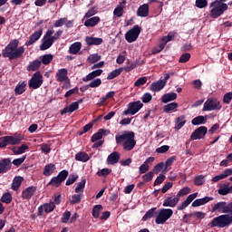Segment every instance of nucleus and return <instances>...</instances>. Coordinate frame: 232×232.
I'll list each match as a JSON object with an SVG mask.
<instances>
[{"instance_id":"nucleus-14","label":"nucleus","mask_w":232,"mask_h":232,"mask_svg":"<svg viewBox=\"0 0 232 232\" xmlns=\"http://www.w3.org/2000/svg\"><path fill=\"white\" fill-rule=\"evenodd\" d=\"M180 198L179 196H168L163 201V208H177Z\"/></svg>"},{"instance_id":"nucleus-63","label":"nucleus","mask_w":232,"mask_h":232,"mask_svg":"<svg viewBox=\"0 0 232 232\" xmlns=\"http://www.w3.org/2000/svg\"><path fill=\"white\" fill-rule=\"evenodd\" d=\"M197 8H206L208 6V0H196Z\"/></svg>"},{"instance_id":"nucleus-1","label":"nucleus","mask_w":232,"mask_h":232,"mask_svg":"<svg viewBox=\"0 0 232 232\" xmlns=\"http://www.w3.org/2000/svg\"><path fill=\"white\" fill-rule=\"evenodd\" d=\"M24 46H19V40H12L6 47L2 51L3 57L9 58V61L19 59L24 53Z\"/></svg>"},{"instance_id":"nucleus-9","label":"nucleus","mask_w":232,"mask_h":232,"mask_svg":"<svg viewBox=\"0 0 232 232\" xmlns=\"http://www.w3.org/2000/svg\"><path fill=\"white\" fill-rule=\"evenodd\" d=\"M144 104L140 101L131 102L127 105V110L123 111V115H135L142 110Z\"/></svg>"},{"instance_id":"nucleus-3","label":"nucleus","mask_w":232,"mask_h":232,"mask_svg":"<svg viewBox=\"0 0 232 232\" xmlns=\"http://www.w3.org/2000/svg\"><path fill=\"white\" fill-rule=\"evenodd\" d=\"M61 35H63L62 30H58L54 34L53 30H47L44 36V41L40 45V50H48V48H50Z\"/></svg>"},{"instance_id":"nucleus-22","label":"nucleus","mask_w":232,"mask_h":232,"mask_svg":"<svg viewBox=\"0 0 232 232\" xmlns=\"http://www.w3.org/2000/svg\"><path fill=\"white\" fill-rule=\"evenodd\" d=\"M155 161V158L154 157H150L148 158L142 165H140V175L146 173V171H150V164H153V162Z\"/></svg>"},{"instance_id":"nucleus-62","label":"nucleus","mask_w":232,"mask_h":232,"mask_svg":"<svg viewBox=\"0 0 232 232\" xmlns=\"http://www.w3.org/2000/svg\"><path fill=\"white\" fill-rule=\"evenodd\" d=\"M88 61L89 63H97V61H101V55L97 54V53H94V54H91L89 57H88Z\"/></svg>"},{"instance_id":"nucleus-46","label":"nucleus","mask_w":232,"mask_h":232,"mask_svg":"<svg viewBox=\"0 0 232 232\" xmlns=\"http://www.w3.org/2000/svg\"><path fill=\"white\" fill-rule=\"evenodd\" d=\"M86 187V179H81L75 188V193H84V188Z\"/></svg>"},{"instance_id":"nucleus-31","label":"nucleus","mask_w":232,"mask_h":232,"mask_svg":"<svg viewBox=\"0 0 232 232\" xmlns=\"http://www.w3.org/2000/svg\"><path fill=\"white\" fill-rule=\"evenodd\" d=\"M101 75H102V70L98 69L96 71L90 72L86 77L82 78V82H88L89 81H92L95 79V77H99Z\"/></svg>"},{"instance_id":"nucleus-27","label":"nucleus","mask_w":232,"mask_h":232,"mask_svg":"<svg viewBox=\"0 0 232 232\" xmlns=\"http://www.w3.org/2000/svg\"><path fill=\"white\" fill-rule=\"evenodd\" d=\"M121 160V153L114 151L111 154H110L107 158V164H117L119 160Z\"/></svg>"},{"instance_id":"nucleus-44","label":"nucleus","mask_w":232,"mask_h":232,"mask_svg":"<svg viewBox=\"0 0 232 232\" xmlns=\"http://www.w3.org/2000/svg\"><path fill=\"white\" fill-rule=\"evenodd\" d=\"M55 171V165L53 163L48 164L44 167V175L50 177Z\"/></svg>"},{"instance_id":"nucleus-2","label":"nucleus","mask_w":232,"mask_h":232,"mask_svg":"<svg viewBox=\"0 0 232 232\" xmlns=\"http://www.w3.org/2000/svg\"><path fill=\"white\" fill-rule=\"evenodd\" d=\"M115 139L117 144H122L125 151H131V150L137 146L135 133L133 131H125L122 134H118Z\"/></svg>"},{"instance_id":"nucleus-56","label":"nucleus","mask_w":232,"mask_h":232,"mask_svg":"<svg viewBox=\"0 0 232 232\" xmlns=\"http://www.w3.org/2000/svg\"><path fill=\"white\" fill-rule=\"evenodd\" d=\"M157 210V208H150L144 216L143 220H149V218H153V215H155V211Z\"/></svg>"},{"instance_id":"nucleus-32","label":"nucleus","mask_w":232,"mask_h":232,"mask_svg":"<svg viewBox=\"0 0 232 232\" xmlns=\"http://www.w3.org/2000/svg\"><path fill=\"white\" fill-rule=\"evenodd\" d=\"M176 100H177V93L176 92L165 93L161 97V102H163L164 104H168V102H171L172 101H176Z\"/></svg>"},{"instance_id":"nucleus-21","label":"nucleus","mask_w":232,"mask_h":232,"mask_svg":"<svg viewBox=\"0 0 232 232\" xmlns=\"http://www.w3.org/2000/svg\"><path fill=\"white\" fill-rule=\"evenodd\" d=\"M41 35H43V29H39L38 31L34 32L29 38V41L25 43V46H32L34 43L39 41L41 39Z\"/></svg>"},{"instance_id":"nucleus-38","label":"nucleus","mask_w":232,"mask_h":232,"mask_svg":"<svg viewBox=\"0 0 232 232\" xmlns=\"http://www.w3.org/2000/svg\"><path fill=\"white\" fill-rule=\"evenodd\" d=\"M82 46V45L81 44V42H76V43L72 44L69 48L70 53H72V55H77V53H79V52H81Z\"/></svg>"},{"instance_id":"nucleus-37","label":"nucleus","mask_w":232,"mask_h":232,"mask_svg":"<svg viewBox=\"0 0 232 232\" xmlns=\"http://www.w3.org/2000/svg\"><path fill=\"white\" fill-rule=\"evenodd\" d=\"M26 92V82H20L14 89L15 95H23Z\"/></svg>"},{"instance_id":"nucleus-61","label":"nucleus","mask_w":232,"mask_h":232,"mask_svg":"<svg viewBox=\"0 0 232 232\" xmlns=\"http://www.w3.org/2000/svg\"><path fill=\"white\" fill-rule=\"evenodd\" d=\"M111 173V169H102L97 172L98 177H107Z\"/></svg>"},{"instance_id":"nucleus-50","label":"nucleus","mask_w":232,"mask_h":232,"mask_svg":"<svg viewBox=\"0 0 232 232\" xmlns=\"http://www.w3.org/2000/svg\"><path fill=\"white\" fill-rule=\"evenodd\" d=\"M98 9L97 7H92L91 9L88 10V12L84 14V19H90V17H93L97 14Z\"/></svg>"},{"instance_id":"nucleus-30","label":"nucleus","mask_w":232,"mask_h":232,"mask_svg":"<svg viewBox=\"0 0 232 232\" xmlns=\"http://www.w3.org/2000/svg\"><path fill=\"white\" fill-rule=\"evenodd\" d=\"M103 135H110V130L100 129L99 131L92 137V142H97V140H101Z\"/></svg>"},{"instance_id":"nucleus-55","label":"nucleus","mask_w":232,"mask_h":232,"mask_svg":"<svg viewBox=\"0 0 232 232\" xmlns=\"http://www.w3.org/2000/svg\"><path fill=\"white\" fill-rule=\"evenodd\" d=\"M101 84H102V81L101 80V78H97L95 80H92L89 86L90 88H99V86H101Z\"/></svg>"},{"instance_id":"nucleus-4","label":"nucleus","mask_w":232,"mask_h":232,"mask_svg":"<svg viewBox=\"0 0 232 232\" xmlns=\"http://www.w3.org/2000/svg\"><path fill=\"white\" fill-rule=\"evenodd\" d=\"M210 17L218 19L227 10V4H224L222 0H216L210 4Z\"/></svg>"},{"instance_id":"nucleus-60","label":"nucleus","mask_w":232,"mask_h":232,"mask_svg":"<svg viewBox=\"0 0 232 232\" xmlns=\"http://www.w3.org/2000/svg\"><path fill=\"white\" fill-rule=\"evenodd\" d=\"M62 179L60 177H54L51 179V181L49 182V184H52V186H56V187H59L61 186V183H62Z\"/></svg>"},{"instance_id":"nucleus-13","label":"nucleus","mask_w":232,"mask_h":232,"mask_svg":"<svg viewBox=\"0 0 232 232\" xmlns=\"http://www.w3.org/2000/svg\"><path fill=\"white\" fill-rule=\"evenodd\" d=\"M206 133H208V128L201 126L192 132L190 135V140H200V139H204V137H206Z\"/></svg>"},{"instance_id":"nucleus-51","label":"nucleus","mask_w":232,"mask_h":232,"mask_svg":"<svg viewBox=\"0 0 232 232\" xmlns=\"http://www.w3.org/2000/svg\"><path fill=\"white\" fill-rule=\"evenodd\" d=\"M102 209V205H96L92 209V217H94V218H99V215H101Z\"/></svg>"},{"instance_id":"nucleus-7","label":"nucleus","mask_w":232,"mask_h":232,"mask_svg":"<svg viewBox=\"0 0 232 232\" xmlns=\"http://www.w3.org/2000/svg\"><path fill=\"white\" fill-rule=\"evenodd\" d=\"M173 217V209L171 208H161L158 211L155 222L156 224H166L168 219Z\"/></svg>"},{"instance_id":"nucleus-54","label":"nucleus","mask_w":232,"mask_h":232,"mask_svg":"<svg viewBox=\"0 0 232 232\" xmlns=\"http://www.w3.org/2000/svg\"><path fill=\"white\" fill-rule=\"evenodd\" d=\"M151 99H153V96L150 92L144 93L141 97V101L145 104H148V102H151Z\"/></svg>"},{"instance_id":"nucleus-26","label":"nucleus","mask_w":232,"mask_h":232,"mask_svg":"<svg viewBox=\"0 0 232 232\" xmlns=\"http://www.w3.org/2000/svg\"><path fill=\"white\" fill-rule=\"evenodd\" d=\"M148 14H150V5L148 4L140 5L137 10V15L139 17H148Z\"/></svg>"},{"instance_id":"nucleus-23","label":"nucleus","mask_w":232,"mask_h":232,"mask_svg":"<svg viewBox=\"0 0 232 232\" xmlns=\"http://www.w3.org/2000/svg\"><path fill=\"white\" fill-rule=\"evenodd\" d=\"M175 122V127L174 130H182V128H184V126H186V116L185 115H180L179 117H177L174 121Z\"/></svg>"},{"instance_id":"nucleus-33","label":"nucleus","mask_w":232,"mask_h":232,"mask_svg":"<svg viewBox=\"0 0 232 232\" xmlns=\"http://www.w3.org/2000/svg\"><path fill=\"white\" fill-rule=\"evenodd\" d=\"M124 6H126V1H123L117 5L113 11V15H115V17H122V14H124Z\"/></svg>"},{"instance_id":"nucleus-6","label":"nucleus","mask_w":232,"mask_h":232,"mask_svg":"<svg viewBox=\"0 0 232 232\" xmlns=\"http://www.w3.org/2000/svg\"><path fill=\"white\" fill-rule=\"evenodd\" d=\"M212 213H229L232 215V201L227 203L226 201H220L216 203L211 209Z\"/></svg>"},{"instance_id":"nucleus-47","label":"nucleus","mask_w":232,"mask_h":232,"mask_svg":"<svg viewBox=\"0 0 232 232\" xmlns=\"http://www.w3.org/2000/svg\"><path fill=\"white\" fill-rule=\"evenodd\" d=\"M52 61H53V55L52 54H45V55L40 56V62L43 64H45V65L50 64Z\"/></svg>"},{"instance_id":"nucleus-25","label":"nucleus","mask_w":232,"mask_h":232,"mask_svg":"<svg viewBox=\"0 0 232 232\" xmlns=\"http://www.w3.org/2000/svg\"><path fill=\"white\" fill-rule=\"evenodd\" d=\"M211 200H213V198L211 197L198 198L192 202V208H199V206H204L205 204H208V202H211Z\"/></svg>"},{"instance_id":"nucleus-39","label":"nucleus","mask_w":232,"mask_h":232,"mask_svg":"<svg viewBox=\"0 0 232 232\" xmlns=\"http://www.w3.org/2000/svg\"><path fill=\"white\" fill-rule=\"evenodd\" d=\"M206 121H208V116H197L191 121V124L193 126H198L200 124H206Z\"/></svg>"},{"instance_id":"nucleus-40","label":"nucleus","mask_w":232,"mask_h":232,"mask_svg":"<svg viewBox=\"0 0 232 232\" xmlns=\"http://www.w3.org/2000/svg\"><path fill=\"white\" fill-rule=\"evenodd\" d=\"M75 160L79 162H88V160H90V156L88 153L81 151L75 155Z\"/></svg>"},{"instance_id":"nucleus-57","label":"nucleus","mask_w":232,"mask_h":232,"mask_svg":"<svg viewBox=\"0 0 232 232\" xmlns=\"http://www.w3.org/2000/svg\"><path fill=\"white\" fill-rule=\"evenodd\" d=\"M153 177H155V174L153 172H147L142 176V179L144 182H150L153 180Z\"/></svg>"},{"instance_id":"nucleus-19","label":"nucleus","mask_w":232,"mask_h":232,"mask_svg":"<svg viewBox=\"0 0 232 232\" xmlns=\"http://www.w3.org/2000/svg\"><path fill=\"white\" fill-rule=\"evenodd\" d=\"M230 175H232V169H227L223 171V173L212 178L211 182L215 184L216 182L224 180V179H227V177H229Z\"/></svg>"},{"instance_id":"nucleus-5","label":"nucleus","mask_w":232,"mask_h":232,"mask_svg":"<svg viewBox=\"0 0 232 232\" xmlns=\"http://www.w3.org/2000/svg\"><path fill=\"white\" fill-rule=\"evenodd\" d=\"M229 224H232V215L224 214L214 218L209 226L210 227H226Z\"/></svg>"},{"instance_id":"nucleus-8","label":"nucleus","mask_w":232,"mask_h":232,"mask_svg":"<svg viewBox=\"0 0 232 232\" xmlns=\"http://www.w3.org/2000/svg\"><path fill=\"white\" fill-rule=\"evenodd\" d=\"M222 109L220 102L217 98H208L203 105L202 111H215Z\"/></svg>"},{"instance_id":"nucleus-10","label":"nucleus","mask_w":232,"mask_h":232,"mask_svg":"<svg viewBox=\"0 0 232 232\" xmlns=\"http://www.w3.org/2000/svg\"><path fill=\"white\" fill-rule=\"evenodd\" d=\"M142 31V28L139 25H134L133 28L130 29L125 34V39L128 43H135L137 39H139V35H140V32Z\"/></svg>"},{"instance_id":"nucleus-49","label":"nucleus","mask_w":232,"mask_h":232,"mask_svg":"<svg viewBox=\"0 0 232 232\" xmlns=\"http://www.w3.org/2000/svg\"><path fill=\"white\" fill-rule=\"evenodd\" d=\"M148 82V77L143 76L139 78L135 82H134V86L136 88H139L140 86H144V84H146Z\"/></svg>"},{"instance_id":"nucleus-43","label":"nucleus","mask_w":232,"mask_h":232,"mask_svg":"<svg viewBox=\"0 0 232 232\" xmlns=\"http://www.w3.org/2000/svg\"><path fill=\"white\" fill-rule=\"evenodd\" d=\"M23 177H15L12 183V189H14V191H17V189H19V188L21 187V184H23Z\"/></svg>"},{"instance_id":"nucleus-17","label":"nucleus","mask_w":232,"mask_h":232,"mask_svg":"<svg viewBox=\"0 0 232 232\" xmlns=\"http://www.w3.org/2000/svg\"><path fill=\"white\" fill-rule=\"evenodd\" d=\"M8 144L15 146L21 144V141L24 140V137L22 134H14L13 136H6Z\"/></svg>"},{"instance_id":"nucleus-42","label":"nucleus","mask_w":232,"mask_h":232,"mask_svg":"<svg viewBox=\"0 0 232 232\" xmlns=\"http://www.w3.org/2000/svg\"><path fill=\"white\" fill-rule=\"evenodd\" d=\"M41 68V60H34L31 62L27 67L28 72H35Z\"/></svg>"},{"instance_id":"nucleus-45","label":"nucleus","mask_w":232,"mask_h":232,"mask_svg":"<svg viewBox=\"0 0 232 232\" xmlns=\"http://www.w3.org/2000/svg\"><path fill=\"white\" fill-rule=\"evenodd\" d=\"M123 70H124L123 68H119L111 72L107 76L108 81H111L112 79H115V77H119V75L122 73Z\"/></svg>"},{"instance_id":"nucleus-53","label":"nucleus","mask_w":232,"mask_h":232,"mask_svg":"<svg viewBox=\"0 0 232 232\" xmlns=\"http://www.w3.org/2000/svg\"><path fill=\"white\" fill-rule=\"evenodd\" d=\"M173 37V34H169L167 36L161 38V42L160 44H163V47H166V44H168V43H169V41H171Z\"/></svg>"},{"instance_id":"nucleus-15","label":"nucleus","mask_w":232,"mask_h":232,"mask_svg":"<svg viewBox=\"0 0 232 232\" xmlns=\"http://www.w3.org/2000/svg\"><path fill=\"white\" fill-rule=\"evenodd\" d=\"M197 197H198V193H193L190 194L187 197L186 200H184L182 203H180L177 208L179 211H184V209H186V208H188V206H189V204H191V202H193V200H195V198H197Z\"/></svg>"},{"instance_id":"nucleus-36","label":"nucleus","mask_w":232,"mask_h":232,"mask_svg":"<svg viewBox=\"0 0 232 232\" xmlns=\"http://www.w3.org/2000/svg\"><path fill=\"white\" fill-rule=\"evenodd\" d=\"M177 108H179V103L170 102L163 107V111L165 113H174V111H177Z\"/></svg>"},{"instance_id":"nucleus-34","label":"nucleus","mask_w":232,"mask_h":232,"mask_svg":"<svg viewBox=\"0 0 232 232\" xmlns=\"http://www.w3.org/2000/svg\"><path fill=\"white\" fill-rule=\"evenodd\" d=\"M12 166V163L10 162V160L4 159L0 161V173H5V171H8Z\"/></svg>"},{"instance_id":"nucleus-41","label":"nucleus","mask_w":232,"mask_h":232,"mask_svg":"<svg viewBox=\"0 0 232 232\" xmlns=\"http://www.w3.org/2000/svg\"><path fill=\"white\" fill-rule=\"evenodd\" d=\"M28 150V145L22 144L20 147H14L12 151L14 155H23Z\"/></svg>"},{"instance_id":"nucleus-59","label":"nucleus","mask_w":232,"mask_h":232,"mask_svg":"<svg viewBox=\"0 0 232 232\" xmlns=\"http://www.w3.org/2000/svg\"><path fill=\"white\" fill-rule=\"evenodd\" d=\"M66 23V18H60L56 20L53 24L54 28H61V26H64Z\"/></svg>"},{"instance_id":"nucleus-28","label":"nucleus","mask_w":232,"mask_h":232,"mask_svg":"<svg viewBox=\"0 0 232 232\" xmlns=\"http://www.w3.org/2000/svg\"><path fill=\"white\" fill-rule=\"evenodd\" d=\"M76 110H79V102H74L71 103L69 106L65 107L61 114L64 115V113H73V111H76Z\"/></svg>"},{"instance_id":"nucleus-52","label":"nucleus","mask_w":232,"mask_h":232,"mask_svg":"<svg viewBox=\"0 0 232 232\" xmlns=\"http://www.w3.org/2000/svg\"><path fill=\"white\" fill-rule=\"evenodd\" d=\"M1 201L5 204H10V202H12V194L8 192L5 193L1 198Z\"/></svg>"},{"instance_id":"nucleus-16","label":"nucleus","mask_w":232,"mask_h":232,"mask_svg":"<svg viewBox=\"0 0 232 232\" xmlns=\"http://www.w3.org/2000/svg\"><path fill=\"white\" fill-rule=\"evenodd\" d=\"M55 209V204L53 202L46 203L38 208V216H43V213H52Z\"/></svg>"},{"instance_id":"nucleus-48","label":"nucleus","mask_w":232,"mask_h":232,"mask_svg":"<svg viewBox=\"0 0 232 232\" xmlns=\"http://www.w3.org/2000/svg\"><path fill=\"white\" fill-rule=\"evenodd\" d=\"M191 193V188L189 187H184L177 194V197L180 198V197H186V195H189Z\"/></svg>"},{"instance_id":"nucleus-58","label":"nucleus","mask_w":232,"mask_h":232,"mask_svg":"<svg viewBox=\"0 0 232 232\" xmlns=\"http://www.w3.org/2000/svg\"><path fill=\"white\" fill-rule=\"evenodd\" d=\"M69 202L70 204H79V202H81V195L79 194L72 195Z\"/></svg>"},{"instance_id":"nucleus-29","label":"nucleus","mask_w":232,"mask_h":232,"mask_svg":"<svg viewBox=\"0 0 232 232\" xmlns=\"http://www.w3.org/2000/svg\"><path fill=\"white\" fill-rule=\"evenodd\" d=\"M85 42L88 44V46H99V44H102V38L87 36L85 37Z\"/></svg>"},{"instance_id":"nucleus-35","label":"nucleus","mask_w":232,"mask_h":232,"mask_svg":"<svg viewBox=\"0 0 232 232\" xmlns=\"http://www.w3.org/2000/svg\"><path fill=\"white\" fill-rule=\"evenodd\" d=\"M98 23H101V17L94 16V17L87 19L84 22V26L93 28V26H97Z\"/></svg>"},{"instance_id":"nucleus-12","label":"nucleus","mask_w":232,"mask_h":232,"mask_svg":"<svg viewBox=\"0 0 232 232\" xmlns=\"http://www.w3.org/2000/svg\"><path fill=\"white\" fill-rule=\"evenodd\" d=\"M56 81L63 82V86L68 88L70 86V78H68V70L65 68L60 69L56 72Z\"/></svg>"},{"instance_id":"nucleus-24","label":"nucleus","mask_w":232,"mask_h":232,"mask_svg":"<svg viewBox=\"0 0 232 232\" xmlns=\"http://www.w3.org/2000/svg\"><path fill=\"white\" fill-rule=\"evenodd\" d=\"M164 86H166V82L159 80L150 84V92H160V90H163Z\"/></svg>"},{"instance_id":"nucleus-20","label":"nucleus","mask_w":232,"mask_h":232,"mask_svg":"<svg viewBox=\"0 0 232 232\" xmlns=\"http://www.w3.org/2000/svg\"><path fill=\"white\" fill-rule=\"evenodd\" d=\"M218 193L219 195H229V193H232V186L230 182L223 183L219 186V189L218 190Z\"/></svg>"},{"instance_id":"nucleus-11","label":"nucleus","mask_w":232,"mask_h":232,"mask_svg":"<svg viewBox=\"0 0 232 232\" xmlns=\"http://www.w3.org/2000/svg\"><path fill=\"white\" fill-rule=\"evenodd\" d=\"M43 86V74L40 72H34L32 78L29 80V88L37 90Z\"/></svg>"},{"instance_id":"nucleus-64","label":"nucleus","mask_w":232,"mask_h":232,"mask_svg":"<svg viewBox=\"0 0 232 232\" xmlns=\"http://www.w3.org/2000/svg\"><path fill=\"white\" fill-rule=\"evenodd\" d=\"M204 179L205 177L203 175L197 176L194 179L196 186H202L204 184Z\"/></svg>"},{"instance_id":"nucleus-18","label":"nucleus","mask_w":232,"mask_h":232,"mask_svg":"<svg viewBox=\"0 0 232 232\" xmlns=\"http://www.w3.org/2000/svg\"><path fill=\"white\" fill-rule=\"evenodd\" d=\"M35 191H37V188L34 186L24 188L22 192V198H24V200H30L33 195H35Z\"/></svg>"}]
</instances>
